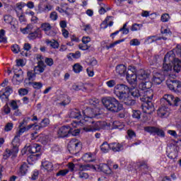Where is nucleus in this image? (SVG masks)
<instances>
[{
  "mask_svg": "<svg viewBox=\"0 0 181 181\" xmlns=\"http://www.w3.org/2000/svg\"><path fill=\"white\" fill-rule=\"evenodd\" d=\"M129 94L134 97V98H139L143 103L141 104V108L143 112L145 114H151L154 110L153 103H152V99L153 98V91L152 90L144 91L138 89H132L129 90Z\"/></svg>",
  "mask_w": 181,
  "mask_h": 181,
  "instance_id": "f257e3e1",
  "label": "nucleus"
},
{
  "mask_svg": "<svg viewBox=\"0 0 181 181\" xmlns=\"http://www.w3.org/2000/svg\"><path fill=\"white\" fill-rule=\"evenodd\" d=\"M87 104L91 105L90 107H87L85 110H83V115L84 119L80 120L79 122L83 125H89L90 124H94V120L93 118H95L98 115V111H100V100L94 98L93 99H89L87 102Z\"/></svg>",
  "mask_w": 181,
  "mask_h": 181,
  "instance_id": "f03ea898",
  "label": "nucleus"
},
{
  "mask_svg": "<svg viewBox=\"0 0 181 181\" xmlns=\"http://www.w3.org/2000/svg\"><path fill=\"white\" fill-rule=\"evenodd\" d=\"M129 88L125 84H117L114 88V94L125 105H135L136 100L129 96Z\"/></svg>",
  "mask_w": 181,
  "mask_h": 181,
  "instance_id": "7ed1b4c3",
  "label": "nucleus"
},
{
  "mask_svg": "<svg viewBox=\"0 0 181 181\" xmlns=\"http://www.w3.org/2000/svg\"><path fill=\"white\" fill-rule=\"evenodd\" d=\"M28 131L26 129V127H19V129L16 132V136H14L11 145V149H6V152L4 153V158H9V156H15L18 152H19V146H21V136Z\"/></svg>",
  "mask_w": 181,
  "mask_h": 181,
  "instance_id": "20e7f679",
  "label": "nucleus"
},
{
  "mask_svg": "<svg viewBox=\"0 0 181 181\" xmlns=\"http://www.w3.org/2000/svg\"><path fill=\"white\" fill-rule=\"evenodd\" d=\"M40 145L37 144H27L21 151L23 155H29L28 158L30 160H37L40 158Z\"/></svg>",
  "mask_w": 181,
  "mask_h": 181,
  "instance_id": "39448f33",
  "label": "nucleus"
},
{
  "mask_svg": "<svg viewBox=\"0 0 181 181\" xmlns=\"http://www.w3.org/2000/svg\"><path fill=\"white\" fill-rule=\"evenodd\" d=\"M102 103L104 107H105L108 111H111V112H119V111H122V108H124L122 104H121L115 98L112 97L103 98Z\"/></svg>",
  "mask_w": 181,
  "mask_h": 181,
  "instance_id": "423d86ee",
  "label": "nucleus"
},
{
  "mask_svg": "<svg viewBox=\"0 0 181 181\" xmlns=\"http://www.w3.org/2000/svg\"><path fill=\"white\" fill-rule=\"evenodd\" d=\"M166 95H172L170 94H165L163 95V98L160 99V104L161 107L158 110L157 114L158 117H160V118H166L167 117H169V107L171 105L173 106V105L169 103V102L165 99V97Z\"/></svg>",
  "mask_w": 181,
  "mask_h": 181,
  "instance_id": "0eeeda50",
  "label": "nucleus"
},
{
  "mask_svg": "<svg viewBox=\"0 0 181 181\" xmlns=\"http://www.w3.org/2000/svg\"><path fill=\"white\" fill-rule=\"evenodd\" d=\"M173 60H175V54L173 52H168L165 55L163 70L168 73L169 76H170V73L173 71L171 63H173Z\"/></svg>",
  "mask_w": 181,
  "mask_h": 181,
  "instance_id": "6e6552de",
  "label": "nucleus"
},
{
  "mask_svg": "<svg viewBox=\"0 0 181 181\" xmlns=\"http://www.w3.org/2000/svg\"><path fill=\"white\" fill-rule=\"evenodd\" d=\"M68 149L71 153H77L81 149V142L76 139H72L68 144Z\"/></svg>",
  "mask_w": 181,
  "mask_h": 181,
  "instance_id": "1a4fd4ad",
  "label": "nucleus"
},
{
  "mask_svg": "<svg viewBox=\"0 0 181 181\" xmlns=\"http://www.w3.org/2000/svg\"><path fill=\"white\" fill-rule=\"evenodd\" d=\"M134 71H135V67L129 66L126 74V78L129 84H136L138 76Z\"/></svg>",
  "mask_w": 181,
  "mask_h": 181,
  "instance_id": "9d476101",
  "label": "nucleus"
},
{
  "mask_svg": "<svg viewBox=\"0 0 181 181\" xmlns=\"http://www.w3.org/2000/svg\"><path fill=\"white\" fill-rule=\"evenodd\" d=\"M12 93H13V90L11 86H7L4 89H2L0 91V100H1L2 103L8 104V101H9V95H11Z\"/></svg>",
  "mask_w": 181,
  "mask_h": 181,
  "instance_id": "9b49d317",
  "label": "nucleus"
},
{
  "mask_svg": "<svg viewBox=\"0 0 181 181\" xmlns=\"http://www.w3.org/2000/svg\"><path fill=\"white\" fill-rule=\"evenodd\" d=\"M71 132V127L70 126H62L57 131V135L59 138H67L70 136V133Z\"/></svg>",
  "mask_w": 181,
  "mask_h": 181,
  "instance_id": "f8f14e48",
  "label": "nucleus"
},
{
  "mask_svg": "<svg viewBox=\"0 0 181 181\" xmlns=\"http://www.w3.org/2000/svg\"><path fill=\"white\" fill-rule=\"evenodd\" d=\"M41 28L47 35V36H54V32L52 31V25L50 23H44L41 25Z\"/></svg>",
  "mask_w": 181,
  "mask_h": 181,
  "instance_id": "ddd939ff",
  "label": "nucleus"
},
{
  "mask_svg": "<svg viewBox=\"0 0 181 181\" xmlns=\"http://www.w3.org/2000/svg\"><path fill=\"white\" fill-rule=\"evenodd\" d=\"M46 70V64L42 61H39L37 66H35L34 71L36 74H42Z\"/></svg>",
  "mask_w": 181,
  "mask_h": 181,
  "instance_id": "4468645a",
  "label": "nucleus"
},
{
  "mask_svg": "<svg viewBox=\"0 0 181 181\" xmlns=\"http://www.w3.org/2000/svg\"><path fill=\"white\" fill-rule=\"evenodd\" d=\"M174 62H172V64H173V68H172L171 73H179L181 70V61L179 59H173Z\"/></svg>",
  "mask_w": 181,
  "mask_h": 181,
  "instance_id": "2eb2a0df",
  "label": "nucleus"
},
{
  "mask_svg": "<svg viewBox=\"0 0 181 181\" xmlns=\"http://www.w3.org/2000/svg\"><path fill=\"white\" fill-rule=\"evenodd\" d=\"M41 169L47 172H52L53 170V163L47 160L43 161L41 165Z\"/></svg>",
  "mask_w": 181,
  "mask_h": 181,
  "instance_id": "dca6fc26",
  "label": "nucleus"
},
{
  "mask_svg": "<svg viewBox=\"0 0 181 181\" xmlns=\"http://www.w3.org/2000/svg\"><path fill=\"white\" fill-rule=\"evenodd\" d=\"M30 49H32V45L29 43H25L23 48V50L24 51L21 52V56H23L24 57H29V56H30V52H29Z\"/></svg>",
  "mask_w": 181,
  "mask_h": 181,
  "instance_id": "f3484780",
  "label": "nucleus"
},
{
  "mask_svg": "<svg viewBox=\"0 0 181 181\" xmlns=\"http://www.w3.org/2000/svg\"><path fill=\"white\" fill-rule=\"evenodd\" d=\"M152 87V83L149 81H145V82H141L139 85V88L141 91H148L151 90L150 88Z\"/></svg>",
  "mask_w": 181,
  "mask_h": 181,
  "instance_id": "a211bd4d",
  "label": "nucleus"
},
{
  "mask_svg": "<svg viewBox=\"0 0 181 181\" xmlns=\"http://www.w3.org/2000/svg\"><path fill=\"white\" fill-rule=\"evenodd\" d=\"M165 80V76L160 74H156L153 76V82L154 84H161L162 82Z\"/></svg>",
  "mask_w": 181,
  "mask_h": 181,
  "instance_id": "6ab92c4d",
  "label": "nucleus"
},
{
  "mask_svg": "<svg viewBox=\"0 0 181 181\" xmlns=\"http://www.w3.org/2000/svg\"><path fill=\"white\" fill-rule=\"evenodd\" d=\"M28 37L30 40H35L36 37H42V31L40 29L37 28L34 32L29 33Z\"/></svg>",
  "mask_w": 181,
  "mask_h": 181,
  "instance_id": "aec40b11",
  "label": "nucleus"
},
{
  "mask_svg": "<svg viewBox=\"0 0 181 181\" xmlns=\"http://www.w3.org/2000/svg\"><path fill=\"white\" fill-rule=\"evenodd\" d=\"M110 149L113 152H121L122 151V144L119 143H111L110 144Z\"/></svg>",
  "mask_w": 181,
  "mask_h": 181,
  "instance_id": "412c9836",
  "label": "nucleus"
},
{
  "mask_svg": "<svg viewBox=\"0 0 181 181\" xmlns=\"http://www.w3.org/2000/svg\"><path fill=\"white\" fill-rule=\"evenodd\" d=\"M116 72L119 74V76H127V66L124 64L117 66Z\"/></svg>",
  "mask_w": 181,
  "mask_h": 181,
  "instance_id": "4be33fe9",
  "label": "nucleus"
},
{
  "mask_svg": "<svg viewBox=\"0 0 181 181\" xmlns=\"http://www.w3.org/2000/svg\"><path fill=\"white\" fill-rule=\"evenodd\" d=\"M69 118L81 119V113L80 112V110H78L77 109H74L73 110H71L69 114Z\"/></svg>",
  "mask_w": 181,
  "mask_h": 181,
  "instance_id": "5701e85b",
  "label": "nucleus"
},
{
  "mask_svg": "<svg viewBox=\"0 0 181 181\" xmlns=\"http://www.w3.org/2000/svg\"><path fill=\"white\" fill-rule=\"evenodd\" d=\"M100 168L101 172H103V173H105L106 175H111L112 173L111 168H110V166L107 164L100 165Z\"/></svg>",
  "mask_w": 181,
  "mask_h": 181,
  "instance_id": "b1692460",
  "label": "nucleus"
},
{
  "mask_svg": "<svg viewBox=\"0 0 181 181\" xmlns=\"http://www.w3.org/2000/svg\"><path fill=\"white\" fill-rule=\"evenodd\" d=\"M21 32L23 33V35H28L32 33V30H33V25L28 24L25 28H21Z\"/></svg>",
  "mask_w": 181,
  "mask_h": 181,
  "instance_id": "393cba45",
  "label": "nucleus"
},
{
  "mask_svg": "<svg viewBox=\"0 0 181 181\" xmlns=\"http://www.w3.org/2000/svg\"><path fill=\"white\" fill-rule=\"evenodd\" d=\"M93 127L95 131H98L100 129H103V128L105 127V122L98 121L95 123V124L93 125Z\"/></svg>",
  "mask_w": 181,
  "mask_h": 181,
  "instance_id": "a878e982",
  "label": "nucleus"
},
{
  "mask_svg": "<svg viewBox=\"0 0 181 181\" xmlns=\"http://www.w3.org/2000/svg\"><path fill=\"white\" fill-rule=\"evenodd\" d=\"M45 43L47 45H49L52 49H59V42L54 40H50L49 39H47L45 40Z\"/></svg>",
  "mask_w": 181,
  "mask_h": 181,
  "instance_id": "bb28decb",
  "label": "nucleus"
},
{
  "mask_svg": "<svg viewBox=\"0 0 181 181\" xmlns=\"http://www.w3.org/2000/svg\"><path fill=\"white\" fill-rule=\"evenodd\" d=\"M81 57V52L80 51H76L75 53H69L67 55L69 60H72L73 59H80Z\"/></svg>",
  "mask_w": 181,
  "mask_h": 181,
  "instance_id": "cd10ccee",
  "label": "nucleus"
},
{
  "mask_svg": "<svg viewBox=\"0 0 181 181\" xmlns=\"http://www.w3.org/2000/svg\"><path fill=\"white\" fill-rule=\"evenodd\" d=\"M27 77L29 81H35L36 80V72L35 71H28L27 72Z\"/></svg>",
  "mask_w": 181,
  "mask_h": 181,
  "instance_id": "c85d7f7f",
  "label": "nucleus"
},
{
  "mask_svg": "<svg viewBox=\"0 0 181 181\" xmlns=\"http://www.w3.org/2000/svg\"><path fill=\"white\" fill-rule=\"evenodd\" d=\"M110 149V144H108V142L107 141L103 142V144L100 146V151H102V152H103L104 153H107V152H108Z\"/></svg>",
  "mask_w": 181,
  "mask_h": 181,
  "instance_id": "c756f323",
  "label": "nucleus"
},
{
  "mask_svg": "<svg viewBox=\"0 0 181 181\" xmlns=\"http://www.w3.org/2000/svg\"><path fill=\"white\" fill-rule=\"evenodd\" d=\"M124 125L119 121H115L112 124L113 129H124Z\"/></svg>",
  "mask_w": 181,
  "mask_h": 181,
  "instance_id": "7c9ffc66",
  "label": "nucleus"
},
{
  "mask_svg": "<svg viewBox=\"0 0 181 181\" xmlns=\"http://www.w3.org/2000/svg\"><path fill=\"white\" fill-rule=\"evenodd\" d=\"M28 86H32L35 90H40L43 87V83L41 82H29Z\"/></svg>",
  "mask_w": 181,
  "mask_h": 181,
  "instance_id": "2f4dec72",
  "label": "nucleus"
},
{
  "mask_svg": "<svg viewBox=\"0 0 181 181\" xmlns=\"http://www.w3.org/2000/svg\"><path fill=\"white\" fill-rule=\"evenodd\" d=\"M2 115H8L11 114V107H9V104L6 103V105L1 109Z\"/></svg>",
  "mask_w": 181,
  "mask_h": 181,
  "instance_id": "473e14b6",
  "label": "nucleus"
},
{
  "mask_svg": "<svg viewBox=\"0 0 181 181\" xmlns=\"http://www.w3.org/2000/svg\"><path fill=\"white\" fill-rule=\"evenodd\" d=\"M82 159L84 162L88 163V162H94V159H93V156H91V153H85Z\"/></svg>",
  "mask_w": 181,
  "mask_h": 181,
  "instance_id": "72a5a7b5",
  "label": "nucleus"
},
{
  "mask_svg": "<svg viewBox=\"0 0 181 181\" xmlns=\"http://www.w3.org/2000/svg\"><path fill=\"white\" fill-rule=\"evenodd\" d=\"M28 169H29L28 163H23L20 168V172L23 175H26V173H28Z\"/></svg>",
  "mask_w": 181,
  "mask_h": 181,
  "instance_id": "f704fd0d",
  "label": "nucleus"
},
{
  "mask_svg": "<svg viewBox=\"0 0 181 181\" xmlns=\"http://www.w3.org/2000/svg\"><path fill=\"white\" fill-rule=\"evenodd\" d=\"M142 28H144V24L134 23L132 25L131 30L132 32H136L138 30H141Z\"/></svg>",
  "mask_w": 181,
  "mask_h": 181,
  "instance_id": "c9c22d12",
  "label": "nucleus"
},
{
  "mask_svg": "<svg viewBox=\"0 0 181 181\" xmlns=\"http://www.w3.org/2000/svg\"><path fill=\"white\" fill-rule=\"evenodd\" d=\"M13 72H14V78L16 77L17 78H19L21 76L23 75V71L21 68L16 69L15 67L13 68Z\"/></svg>",
  "mask_w": 181,
  "mask_h": 181,
  "instance_id": "e433bc0d",
  "label": "nucleus"
},
{
  "mask_svg": "<svg viewBox=\"0 0 181 181\" xmlns=\"http://www.w3.org/2000/svg\"><path fill=\"white\" fill-rule=\"evenodd\" d=\"M156 40H160V38H158L156 36L153 35L148 37L145 40V42L147 43V45H150V43H153V42H156Z\"/></svg>",
  "mask_w": 181,
  "mask_h": 181,
  "instance_id": "4c0bfd02",
  "label": "nucleus"
},
{
  "mask_svg": "<svg viewBox=\"0 0 181 181\" xmlns=\"http://www.w3.org/2000/svg\"><path fill=\"white\" fill-rule=\"evenodd\" d=\"M122 42H124V40H117L112 42V44H110V45H106L105 49H107V50H110V49H112V47H115L117 45H119V43H122Z\"/></svg>",
  "mask_w": 181,
  "mask_h": 181,
  "instance_id": "58836bf2",
  "label": "nucleus"
},
{
  "mask_svg": "<svg viewBox=\"0 0 181 181\" xmlns=\"http://www.w3.org/2000/svg\"><path fill=\"white\" fill-rule=\"evenodd\" d=\"M49 124H50V119L49 118H45L41 121L40 128H46Z\"/></svg>",
  "mask_w": 181,
  "mask_h": 181,
  "instance_id": "ea45409f",
  "label": "nucleus"
},
{
  "mask_svg": "<svg viewBox=\"0 0 181 181\" xmlns=\"http://www.w3.org/2000/svg\"><path fill=\"white\" fill-rule=\"evenodd\" d=\"M40 141L41 142V144H42V145H47V144L50 142V138L47 135L43 136L40 137Z\"/></svg>",
  "mask_w": 181,
  "mask_h": 181,
  "instance_id": "a19ab883",
  "label": "nucleus"
},
{
  "mask_svg": "<svg viewBox=\"0 0 181 181\" xmlns=\"http://www.w3.org/2000/svg\"><path fill=\"white\" fill-rule=\"evenodd\" d=\"M73 70L74 73H81V71H83V66L80 65V64H75L73 66Z\"/></svg>",
  "mask_w": 181,
  "mask_h": 181,
  "instance_id": "79ce46f5",
  "label": "nucleus"
},
{
  "mask_svg": "<svg viewBox=\"0 0 181 181\" xmlns=\"http://www.w3.org/2000/svg\"><path fill=\"white\" fill-rule=\"evenodd\" d=\"M4 21L7 25H10V23H12V22L13 21V17H12V16L11 15H5L4 16Z\"/></svg>",
  "mask_w": 181,
  "mask_h": 181,
  "instance_id": "37998d69",
  "label": "nucleus"
},
{
  "mask_svg": "<svg viewBox=\"0 0 181 181\" xmlns=\"http://www.w3.org/2000/svg\"><path fill=\"white\" fill-rule=\"evenodd\" d=\"M128 23H125L123 27L119 30V32H122V35H128L129 33V29L127 28Z\"/></svg>",
  "mask_w": 181,
  "mask_h": 181,
  "instance_id": "c03bdc74",
  "label": "nucleus"
},
{
  "mask_svg": "<svg viewBox=\"0 0 181 181\" xmlns=\"http://www.w3.org/2000/svg\"><path fill=\"white\" fill-rule=\"evenodd\" d=\"M157 127H146L144 131L148 134H156Z\"/></svg>",
  "mask_w": 181,
  "mask_h": 181,
  "instance_id": "a18cd8bd",
  "label": "nucleus"
},
{
  "mask_svg": "<svg viewBox=\"0 0 181 181\" xmlns=\"http://www.w3.org/2000/svg\"><path fill=\"white\" fill-rule=\"evenodd\" d=\"M64 100L60 103V105H64V106L70 104V102L71 101V100L70 99V97H69V95H64Z\"/></svg>",
  "mask_w": 181,
  "mask_h": 181,
  "instance_id": "49530a36",
  "label": "nucleus"
},
{
  "mask_svg": "<svg viewBox=\"0 0 181 181\" xmlns=\"http://www.w3.org/2000/svg\"><path fill=\"white\" fill-rule=\"evenodd\" d=\"M137 78H139V80H142V81L146 80V78H149V75L148 74H146V72L143 71V73L137 76Z\"/></svg>",
  "mask_w": 181,
  "mask_h": 181,
  "instance_id": "de8ad7c7",
  "label": "nucleus"
},
{
  "mask_svg": "<svg viewBox=\"0 0 181 181\" xmlns=\"http://www.w3.org/2000/svg\"><path fill=\"white\" fill-rule=\"evenodd\" d=\"M168 157L169 159H176L177 158V151L174 149L168 153Z\"/></svg>",
  "mask_w": 181,
  "mask_h": 181,
  "instance_id": "09e8293b",
  "label": "nucleus"
},
{
  "mask_svg": "<svg viewBox=\"0 0 181 181\" xmlns=\"http://www.w3.org/2000/svg\"><path fill=\"white\" fill-rule=\"evenodd\" d=\"M11 129H13V123H12V122L6 123L4 127L5 132H11Z\"/></svg>",
  "mask_w": 181,
  "mask_h": 181,
  "instance_id": "8fccbe9b",
  "label": "nucleus"
},
{
  "mask_svg": "<svg viewBox=\"0 0 181 181\" xmlns=\"http://www.w3.org/2000/svg\"><path fill=\"white\" fill-rule=\"evenodd\" d=\"M112 18L111 16H107L105 19L104 21L100 24V26L103 29H107L108 28V21H110V18Z\"/></svg>",
  "mask_w": 181,
  "mask_h": 181,
  "instance_id": "3c124183",
  "label": "nucleus"
},
{
  "mask_svg": "<svg viewBox=\"0 0 181 181\" xmlns=\"http://www.w3.org/2000/svg\"><path fill=\"white\" fill-rule=\"evenodd\" d=\"M69 173V170L64 169V170H60L57 173L56 176H61L62 177L66 176Z\"/></svg>",
  "mask_w": 181,
  "mask_h": 181,
  "instance_id": "603ef678",
  "label": "nucleus"
},
{
  "mask_svg": "<svg viewBox=\"0 0 181 181\" xmlns=\"http://www.w3.org/2000/svg\"><path fill=\"white\" fill-rule=\"evenodd\" d=\"M170 16L168 13H163L160 17L161 22H169Z\"/></svg>",
  "mask_w": 181,
  "mask_h": 181,
  "instance_id": "864d4df0",
  "label": "nucleus"
},
{
  "mask_svg": "<svg viewBox=\"0 0 181 181\" xmlns=\"http://www.w3.org/2000/svg\"><path fill=\"white\" fill-rule=\"evenodd\" d=\"M23 66H25L23 59H18L16 61V65L13 67H15V69H21L20 67H23Z\"/></svg>",
  "mask_w": 181,
  "mask_h": 181,
  "instance_id": "5fc2aeb1",
  "label": "nucleus"
},
{
  "mask_svg": "<svg viewBox=\"0 0 181 181\" xmlns=\"http://www.w3.org/2000/svg\"><path fill=\"white\" fill-rule=\"evenodd\" d=\"M78 47L80 49V50H88V49H90V47H91V45H89L88 44H79Z\"/></svg>",
  "mask_w": 181,
  "mask_h": 181,
  "instance_id": "6e6d98bb",
  "label": "nucleus"
},
{
  "mask_svg": "<svg viewBox=\"0 0 181 181\" xmlns=\"http://www.w3.org/2000/svg\"><path fill=\"white\" fill-rule=\"evenodd\" d=\"M132 117L136 118V119H139L141 118V111L139 110H133Z\"/></svg>",
  "mask_w": 181,
  "mask_h": 181,
  "instance_id": "4d7b16f0",
  "label": "nucleus"
},
{
  "mask_svg": "<svg viewBox=\"0 0 181 181\" xmlns=\"http://www.w3.org/2000/svg\"><path fill=\"white\" fill-rule=\"evenodd\" d=\"M11 50L16 54L21 52V47L17 44H15L11 46Z\"/></svg>",
  "mask_w": 181,
  "mask_h": 181,
  "instance_id": "13d9d810",
  "label": "nucleus"
},
{
  "mask_svg": "<svg viewBox=\"0 0 181 181\" xmlns=\"http://www.w3.org/2000/svg\"><path fill=\"white\" fill-rule=\"evenodd\" d=\"M158 136H160L161 138H165V132L157 127L156 129V133Z\"/></svg>",
  "mask_w": 181,
  "mask_h": 181,
  "instance_id": "bf43d9fd",
  "label": "nucleus"
},
{
  "mask_svg": "<svg viewBox=\"0 0 181 181\" xmlns=\"http://www.w3.org/2000/svg\"><path fill=\"white\" fill-rule=\"evenodd\" d=\"M45 62L47 64V66H49V67H52L53 64H54V62L53 61V59L52 58H45Z\"/></svg>",
  "mask_w": 181,
  "mask_h": 181,
  "instance_id": "052dcab7",
  "label": "nucleus"
},
{
  "mask_svg": "<svg viewBox=\"0 0 181 181\" xmlns=\"http://www.w3.org/2000/svg\"><path fill=\"white\" fill-rule=\"evenodd\" d=\"M19 95H28L29 94V90L26 88H20L18 90Z\"/></svg>",
  "mask_w": 181,
  "mask_h": 181,
  "instance_id": "680f3d73",
  "label": "nucleus"
},
{
  "mask_svg": "<svg viewBox=\"0 0 181 181\" xmlns=\"http://www.w3.org/2000/svg\"><path fill=\"white\" fill-rule=\"evenodd\" d=\"M58 18H59V16L57 15V12L56 11H52L49 14V18L51 19V21H56Z\"/></svg>",
  "mask_w": 181,
  "mask_h": 181,
  "instance_id": "e2e57ef3",
  "label": "nucleus"
},
{
  "mask_svg": "<svg viewBox=\"0 0 181 181\" xmlns=\"http://www.w3.org/2000/svg\"><path fill=\"white\" fill-rule=\"evenodd\" d=\"M10 107H11L12 110H18L19 108V106H18V103H16V100H11L10 103Z\"/></svg>",
  "mask_w": 181,
  "mask_h": 181,
  "instance_id": "0e129e2a",
  "label": "nucleus"
},
{
  "mask_svg": "<svg viewBox=\"0 0 181 181\" xmlns=\"http://www.w3.org/2000/svg\"><path fill=\"white\" fill-rule=\"evenodd\" d=\"M127 135H128L129 138H130L131 139H132V138H135V136H136V134L132 129L127 130Z\"/></svg>",
  "mask_w": 181,
  "mask_h": 181,
  "instance_id": "69168bd1",
  "label": "nucleus"
},
{
  "mask_svg": "<svg viewBox=\"0 0 181 181\" xmlns=\"http://www.w3.org/2000/svg\"><path fill=\"white\" fill-rule=\"evenodd\" d=\"M106 84L107 87H109L110 88H112V87H114V86L117 84V82L115 80H110L106 82Z\"/></svg>",
  "mask_w": 181,
  "mask_h": 181,
  "instance_id": "338daca9",
  "label": "nucleus"
},
{
  "mask_svg": "<svg viewBox=\"0 0 181 181\" xmlns=\"http://www.w3.org/2000/svg\"><path fill=\"white\" fill-rule=\"evenodd\" d=\"M140 169H144V170H148V164H146V162L142 161L139 164Z\"/></svg>",
  "mask_w": 181,
  "mask_h": 181,
  "instance_id": "774afa93",
  "label": "nucleus"
}]
</instances>
